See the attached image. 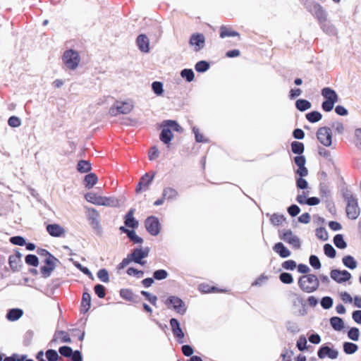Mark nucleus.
<instances>
[{"instance_id": "nucleus-1", "label": "nucleus", "mask_w": 361, "mask_h": 361, "mask_svg": "<svg viewBox=\"0 0 361 361\" xmlns=\"http://www.w3.org/2000/svg\"><path fill=\"white\" fill-rule=\"evenodd\" d=\"M163 126L164 128L159 134V139L166 145H169L173 137L171 129L178 133L183 131V128L175 120H166L163 122Z\"/></svg>"}, {"instance_id": "nucleus-2", "label": "nucleus", "mask_w": 361, "mask_h": 361, "mask_svg": "<svg viewBox=\"0 0 361 361\" xmlns=\"http://www.w3.org/2000/svg\"><path fill=\"white\" fill-rule=\"evenodd\" d=\"M298 286L303 292L311 293L318 289L319 280L318 277L313 274L303 275L299 278Z\"/></svg>"}, {"instance_id": "nucleus-3", "label": "nucleus", "mask_w": 361, "mask_h": 361, "mask_svg": "<svg viewBox=\"0 0 361 361\" xmlns=\"http://www.w3.org/2000/svg\"><path fill=\"white\" fill-rule=\"evenodd\" d=\"M168 309H172L177 314L184 315L187 312V307L185 302L176 295H170L164 301Z\"/></svg>"}, {"instance_id": "nucleus-4", "label": "nucleus", "mask_w": 361, "mask_h": 361, "mask_svg": "<svg viewBox=\"0 0 361 361\" xmlns=\"http://www.w3.org/2000/svg\"><path fill=\"white\" fill-rule=\"evenodd\" d=\"M63 61L70 70H75L79 65L80 57L77 51L72 49L64 51Z\"/></svg>"}, {"instance_id": "nucleus-5", "label": "nucleus", "mask_w": 361, "mask_h": 361, "mask_svg": "<svg viewBox=\"0 0 361 361\" xmlns=\"http://www.w3.org/2000/svg\"><path fill=\"white\" fill-rule=\"evenodd\" d=\"M279 237L281 240L290 245L295 249H300L301 247L300 239L294 235L290 229L279 230Z\"/></svg>"}, {"instance_id": "nucleus-6", "label": "nucleus", "mask_w": 361, "mask_h": 361, "mask_svg": "<svg viewBox=\"0 0 361 361\" xmlns=\"http://www.w3.org/2000/svg\"><path fill=\"white\" fill-rule=\"evenodd\" d=\"M149 252L150 249L149 247H139L135 248L131 253H130V257L132 258L133 262L143 266L146 263V261L143 260V259L148 257Z\"/></svg>"}, {"instance_id": "nucleus-7", "label": "nucleus", "mask_w": 361, "mask_h": 361, "mask_svg": "<svg viewBox=\"0 0 361 361\" xmlns=\"http://www.w3.org/2000/svg\"><path fill=\"white\" fill-rule=\"evenodd\" d=\"M147 231L153 236H157L161 230V224L155 216H149L145 221Z\"/></svg>"}, {"instance_id": "nucleus-8", "label": "nucleus", "mask_w": 361, "mask_h": 361, "mask_svg": "<svg viewBox=\"0 0 361 361\" xmlns=\"http://www.w3.org/2000/svg\"><path fill=\"white\" fill-rule=\"evenodd\" d=\"M87 214V219L90 222V226L96 231V233L97 235H102V228L99 220V212L94 208H88Z\"/></svg>"}, {"instance_id": "nucleus-9", "label": "nucleus", "mask_w": 361, "mask_h": 361, "mask_svg": "<svg viewBox=\"0 0 361 361\" xmlns=\"http://www.w3.org/2000/svg\"><path fill=\"white\" fill-rule=\"evenodd\" d=\"M317 138L325 147H330L332 144V133L330 128L324 126L317 131Z\"/></svg>"}, {"instance_id": "nucleus-10", "label": "nucleus", "mask_w": 361, "mask_h": 361, "mask_svg": "<svg viewBox=\"0 0 361 361\" xmlns=\"http://www.w3.org/2000/svg\"><path fill=\"white\" fill-rule=\"evenodd\" d=\"M45 265L40 267V272L43 278L47 279L49 277L52 271L56 267V263H60V261L54 256L45 258L44 261Z\"/></svg>"}, {"instance_id": "nucleus-11", "label": "nucleus", "mask_w": 361, "mask_h": 361, "mask_svg": "<svg viewBox=\"0 0 361 361\" xmlns=\"http://www.w3.org/2000/svg\"><path fill=\"white\" fill-rule=\"evenodd\" d=\"M331 343H325L322 345L317 350V356L319 359H324L328 357L331 360H335L338 356V351L332 347H330Z\"/></svg>"}, {"instance_id": "nucleus-12", "label": "nucleus", "mask_w": 361, "mask_h": 361, "mask_svg": "<svg viewBox=\"0 0 361 361\" xmlns=\"http://www.w3.org/2000/svg\"><path fill=\"white\" fill-rule=\"evenodd\" d=\"M133 108V104L129 102H116L109 109V114L112 116H116L119 114H129Z\"/></svg>"}, {"instance_id": "nucleus-13", "label": "nucleus", "mask_w": 361, "mask_h": 361, "mask_svg": "<svg viewBox=\"0 0 361 361\" xmlns=\"http://www.w3.org/2000/svg\"><path fill=\"white\" fill-rule=\"evenodd\" d=\"M171 331L173 336L176 338L178 343L182 344L184 341L185 334L182 330L179 321L176 318H171L169 320Z\"/></svg>"}, {"instance_id": "nucleus-14", "label": "nucleus", "mask_w": 361, "mask_h": 361, "mask_svg": "<svg viewBox=\"0 0 361 361\" xmlns=\"http://www.w3.org/2000/svg\"><path fill=\"white\" fill-rule=\"evenodd\" d=\"M331 278L338 283H343L349 281L352 276L347 270L332 269L330 272Z\"/></svg>"}, {"instance_id": "nucleus-15", "label": "nucleus", "mask_w": 361, "mask_h": 361, "mask_svg": "<svg viewBox=\"0 0 361 361\" xmlns=\"http://www.w3.org/2000/svg\"><path fill=\"white\" fill-rule=\"evenodd\" d=\"M345 212L347 216L352 220H355L359 216L360 209L357 199L347 202Z\"/></svg>"}, {"instance_id": "nucleus-16", "label": "nucleus", "mask_w": 361, "mask_h": 361, "mask_svg": "<svg viewBox=\"0 0 361 361\" xmlns=\"http://www.w3.org/2000/svg\"><path fill=\"white\" fill-rule=\"evenodd\" d=\"M189 44L194 46L195 51H199L204 47L205 37L202 33H193L190 37Z\"/></svg>"}, {"instance_id": "nucleus-17", "label": "nucleus", "mask_w": 361, "mask_h": 361, "mask_svg": "<svg viewBox=\"0 0 361 361\" xmlns=\"http://www.w3.org/2000/svg\"><path fill=\"white\" fill-rule=\"evenodd\" d=\"M154 173L152 174H149V173L144 174L136 186L135 192L137 193H140L142 190H147L149 185L152 183L154 178Z\"/></svg>"}, {"instance_id": "nucleus-18", "label": "nucleus", "mask_w": 361, "mask_h": 361, "mask_svg": "<svg viewBox=\"0 0 361 361\" xmlns=\"http://www.w3.org/2000/svg\"><path fill=\"white\" fill-rule=\"evenodd\" d=\"M47 233L52 237L59 238L62 236L66 231L59 224H49L46 226Z\"/></svg>"}, {"instance_id": "nucleus-19", "label": "nucleus", "mask_w": 361, "mask_h": 361, "mask_svg": "<svg viewBox=\"0 0 361 361\" xmlns=\"http://www.w3.org/2000/svg\"><path fill=\"white\" fill-rule=\"evenodd\" d=\"M135 211L133 208L130 209L124 216L125 226L133 229L137 228L139 225L138 221L133 216Z\"/></svg>"}, {"instance_id": "nucleus-20", "label": "nucleus", "mask_w": 361, "mask_h": 361, "mask_svg": "<svg viewBox=\"0 0 361 361\" xmlns=\"http://www.w3.org/2000/svg\"><path fill=\"white\" fill-rule=\"evenodd\" d=\"M312 15L317 18L319 23L327 20V13L324 8L319 4L313 5L312 10L311 11Z\"/></svg>"}, {"instance_id": "nucleus-21", "label": "nucleus", "mask_w": 361, "mask_h": 361, "mask_svg": "<svg viewBox=\"0 0 361 361\" xmlns=\"http://www.w3.org/2000/svg\"><path fill=\"white\" fill-rule=\"evenodd\" d=\"M136 44L142 52L148 53L149 51V40L146 35H139L136 39Z\"/></svg>"}, {"instance_id": "nucleus-22", "label": "nucleus", "mask_w": 361, "mask_h": 361, "mask_svg": "<svg viewBox=\"0 0 361 361\" xmlns=\"http://www.w3.org/2000/svg\"><path fill=\"white\" fill-rule=\"evenodd\" d=\"M321 94L322 97L324 98V99L326 101H331L334 102H337L338 101V94L334 90H333L331 87H324L321 91Z\"/></svg>"}, {"instance_id": "nucleus-23", "label": "nucleus", "mask_w": 361, "mask_h": 361, "mask_svg": "<svg viewBox=\"0 0 361 361\" xmlns=\"http://www.w3.org/2000/svg\"><path fill=\"white\" fill-rule=\"evenodd\" d=\"M272 248L281 258H287L291 255V252L281 242L275 243Z\"/></svg>"}, {"instance_id": "nucleus-24", "label": "nucleus", "mask_w": 361, "mask_h": 361, "mask_svg": "<svg viewBox=\"0 0 361 361\" xmlns=\"http://www.w3.org/2000/svg\"><path fill=\"white\" fill-rule=\"evenodd\" d=\"M23 315V310L20 308H11L7 311L6 317L8 321L15 322Z\"/></svg>"}, {"instance_id": "nucleus-25", "label": "nucleus", "mask_w": 361, "mask_h": 361, "mask_svg": "<svg viewBox=\"0 0 361 361\" xmlns=\"http://www.w3.org/2000/svg\"><path fill=\"white\" fill-rule=\"evenodd\" d=\"M58 336H61V341L62 343H71V338L68 334L65 331H56L54 333L53 338L49 343L50 345H53V344L56 343L58 342Z\"/></svg>"}, {"instance_id": "nucleus-26", "label": "nucleus", "mask_w": 361, "mask_h": 361, "mask_svg": "<svg viewBox=\"0 0 361 361\" xmlns=\"http://www.w3.org/2000/svg\"><path fill=\"white\" fill-rule=\"evenodd\" d=\"M321 29L324 32L330 36H334L336 34V29L334 25L328 20L319 23Z\"/></svg>"}, {"instance_id": "nucleus-27", "label": "nucleus", "mask_w": 361, "mask_h": 361, "mask_svg": "<svg viewBox=\"0 0 361 361\" xmlns=\"http://www.w3.org/2000/svg\"><path fill=\"white\" fill-rule=\"evenodd\" d=\"M329 323L332 329L336 331H341L345 327L343 319L339 317L334 316L331 317Z\"/></svg>"}, {"instance_id": "nucleus-28", "label": "nucleus", "mask_w": 361, "mask_h": 361, "mask_svg": "<svg viewBox=\"0 0 361 361\" xmlns=\"http://www.w3.org/2000/svg\"><path fill=\"white\" fill-rule=\"evenodd\" d=\"M91 307V295L87 292H84L81 300V312L86 313Z\"/></svg>"}, {"instance_id": "nucleus-29", "label": "nucleus", "mask_w": 361, "mask_h": 361, "mask_svg": "<svg viewBox=\"0 0 361 361\" xmlns=\"http://www.w3.org/2000/svg\"><path fill=\"white\" fill-rule=\"evenodd\" d=\"M98 178L94 173H87L84 178L85 187L87 189L93 188V186L97 183Z\"/></svg>"}, {"instance_id": "nucleus-30", "label": "nucleus", "mask_w": 361, "mask_h": 361, "mask_svg": "<svg viewBox=\"0 0 361 361\" xmlns=\"http://www.w3.org/2000/svg\"><path fill=\"white\" fill-rule=\"evenodd\" d=\"M162 195L163 199H166L167 200H173L178 197V192L176 189L171 187H166L164 188Z\"/></svg>"}, {"instance_id": "nucleus-31", "label": "nucleus", "mask_w": 361, "mask_h": 361, "mask_svg": "<svg viewBox=\"0 0 361 361\" xmlns=\"http://www.w3.org/2000/svg\"><path fill=\"white\" fill-rule=\"evenodd\" d=\"M85 200L94 204L102 206V202L103 200L102 196H99L94 192H87L85 195Z\"/></svg>"}, {"instance_id": "nucleus-32", "label": "nucleus", "mask_w": 361, "mask_h": 361, "mask_svg": "<svg viewBox=\"0 0 361 361\" xmlns=\"http://www.w3.org/2000/svg\"><path fill=\"white\" fill-rule=\"evenodd\" d=\"M342 262L345 267L350 269H355L357 267V261L351 255L344 256L342 259Z\"/></svg>"}, {"instance_id": "nucleus-33", "label": "nucleus", "mask_w": 361, "mask_h": 361, "mask_svg": "<svg viewBox=\"0 0 361 361\" xmlns=\"http://www.w3.org/2000/svg\"><path fill=\"white\" fill-rule=\"evenodd\" d=\"M92 169V165L90 161L87 160H80L77 164V170L80 173H88Z\"/></svg>"}, {"instance_id": "nucleus-34", "label": "nucleus", "mask_w": 361, "mask_h": 361, "mask_svg": "<svg viewBox=\"0 0 361 361\" xmlns=\"http://www.w3.org/2000/svg\"><path fill=\"white\" fill-rule=\"evenodd\" d=\"M311 102L305 99H298L295 102V107L300 111H305L311 108Z\"/></svg>"}, {"instance_id": "nucleus-35", "label": "nucleus", "mask_w": 361, "mask_h": 361, "mask_svg": "<svg viewBox=\"0 0 361 361\" xmlns=\"http://www.w3.org/2000/svg\"><path fill=\"white\" fill-rule=\"evenodd\" d=\"M305 118L309 122L314 123L322 118V114L318 111H312L306 114Z\"/></svg>"}, {"instance_id": "nucleus-36", "label": "nucleus", "mask_w": 361, "mask_h": 361, "mask_svg": "<svg viewBox=\"0 0 361 361\" xmlns=\"http://www.w3.org/2000/svg\"><path fill=\"white\" fill-rule=\"evenodd\" d=\"M291 151L293 154L301 155L305 151V145L302 142L293 141L290 144Z\"/></svg>"}, {"instance_id": "nucleus-37", "label": "nucleus", "mask_w": 361, "mask_h": 361, "mask_svg": "<svg viewBox=\"0 0 361 361\" xmlns=\"http://www.w3.org/2000/svg\"><path fill=\"white\" fill-rule=\"evenodd\" d=\"M343 349L345 354L352 355L358 350V345L352 342H344Z\"/></svg>"}, {"instance_id": "nucleus-38", "label": "nucleus", "mask_w": 361, "mask_h": 361, "mask_svg": "<svg viewBox=\"0 0 361 361\" xmlns=\"http://www.w3.org/2000/svg\"><path fill=\"white\" fill-rule=\"evenodd\" d=\"M333 242L336 247L338 249H345L347 247V243L344 240L342 234H336L333 239Z\"/></svg>"}, {"instance_id": "nucleus-39", "label": "nucleus", "mask_w": 361, "mask_h": 361, "mask_svg": "<svg viewBox=\"0 0 361 361\" xmlns=\"http://www.w3.org/2000/svg\"><path fill=\"white\" fill-rule=\"evenodd\" d=\"M8 264L11 267V269L13 272L18 271L22 266V260L14 258L10 255L8 257Z\"/></svg>"}, {"instance_id": "nucleus-40", "label": "nucleus", "mask_w": 361, "mask_h": 361, "mask_svg": "<svg viewBox=\"0 0 361 361\" xmlns=\"http://www.w3.org/2000/svg\"><path fill=\"white\" fill-rule=\"evenodd\" d=\"M180 76L187 82H190L195 78V73L191 68H184L180 71Z\"/></svg>"}, {"instance_id": "nucleus-41", "label": "nucleus", "mask_w": 361, "mask_h": 361, "mask_svg": "<svg viewBox=\"0 0 361 361\" xmlns=\"http://www.w3.org/2000/svg\"><path fill=\"white\" fill-rule=\"evenodd\" d=\"M210 64L207 61H200L196 63L195 69L198 73H204L209 69Z\"/></svg>"}, {"instance_id": "nucleus-42", "label": "nucleus", "mask_w": 361, "mask_h": 361, "mask_svg": "<svg viewBox=\"0 0 361 361\" xmlns=\"http://www.w3.org/2000/svg\"><path fill=\"white\" fill-rule=\"evenodd\" d=\"M120 296L129 302H132L134 300L135 295L133 292L128 288H123L120 290Z\"/></svg>"}, {"instance_id": "nucleus-43", "label": "nucleus", "mask_w": 361, "mask_h": 361, "mask_svg": "<svg viewBox=\"0 0 361 361\" xmlns=\"http://www.w3.org/2000/svg\"><path fill=\"white\" fill-rule=\"evenodd\" d=\"M235 36L239 37L240 34L238 32H236V31H233V30H231L228 29L225 26H221V28H220V37L221 38H225V37H235Z\"/></svg>"}, {"instance_id": "nucleus-44", "label": "nucleus", "mask_w": 361, "mask_h": 361, "mask_svg": "<svg viewBox=\"0 0 361 361\" xmlns=\"http://www.w3.org/2000/svg\"><path fill=\"white\" fill-rule=\"evenodd\" d=\"M102 206L117 207L118 200L114 197H103Z\"/></svg>"}, {"instance_id": "nucleus-45", "label": "nucleus", "mask_w": 361, "mask_h": 361, "mask_svg": "<svg viewBox=\"0 0 361 361\" xmlns=\"http://www.w3.org/2000/svg\"><path fill=\"white\" fill-rule=\"evenodd\" d=\"M286 220L283 214L274 213L271 216L270 221L274 226H279Z\"/></svg>"}, {"instance_id": "nucleus-46", "label": "nucleus", "mask_w": 361, "mask_h": 361, "mask_svg": "<svg viewBox=\"0 0 361 361\" xmlns=\"http://www.w3.org/2000/svg\"><path fill=\"white\" fill-rule=\"evenodd\" d=\"M25 263L29 266L37 267L39 265V259L37 255L29 254L25 257Z\"/></svg>"}, {"instance_id": "nucleus-47", "label": "nucleus", "mask_w": 361, "mask_h": 361, "mask_svg": "<svg viewBox=\"0 0 361 361\" xmlns=\"http://www.w3.org/2000/svg\"><path fill=\"white\" fill-rule=\"evenodd\" d=\"M169 276V273L165 269H157L153 272V278L157 281L166 279Z\"/></svg>"}, {"instance_id": "nucleus-48", "label": "nucleus", "mask_w": 361, "mask_h": 361, "mask_svg": "<svg viewBox=\"0 0 361 361\" xmlns=\"http://www.w3.org/2000/svg\"><path fill=\"white\" fill-rule=\"evenodd\" d=\"M349 339L353 341H357L360 337V330L357 327H351L347 333Z\"/></svg>"}, {"instance_id": "nucleus-49", "label": "nucleus", "mask_w": 361, "mask_h": 361, "mask_svg": "<svg viewBox=\"0 0 361 361\" xmlns=\"http://www.w3.org/2000/svg\"><path fill=\"white\" fill-rule=\"evenodd\" d=\"M285 326L287 331L292 334H296L300 331L298 324L293 321H287L285 324Z\"/></svg>"}, {"instance_id": "nucleus-50", "label": "nucleus", "mask_w": 361, "mask_h": 361, "mask_svg": "<svg viewBox=\"0 0 361 361\" xmlns=\"http://www.w3.org/2000/svg\"><path fill=\"white\" fill-rule=\"evenodd\" d=\"M152 89L156 95L160 96L164 92L163 83L159 81H154L152 83Z\"/></svg>"}, {"instance_id": "nucleus-51", "label": "nucleus", "mask_w": 361, "mask_h": 361, "mask_svg": "<svg viewBox=\"0 0 361 361\" xmlns=\"http://www.w3.org/2000/svg\"><path fill=\"white\" fill-rule=\"evenodd\" d=\"M324 252L329 258H334L336 255L335 248L329 243H326L324 245Z\"/></svg>"}, {"instance_id": "nucleus-52", "label": "nucleus", "mask_w": 361, "mask_h": 361, "mask_svg": "<svg viewBox=\"0 0 361 361\" xmlns=\"http://www.w3.org/2000/svg\"><path fill=\"white\" fill-rule=\"evenodd\" d=\"M307 343L306 337L304 335H301L296 342V347L300 351L303 352L307 349Z\"/></svg>"}, {"instance_id": "nucleus-53", "label": "nucleus", "mask_w": 361, "mask_h": 361, "mask_svg": "<svg viewBox=\"0 0 361 361\" xmlns=\"http://www.w3.org/2000/svg\"><path fill=\"white\" fill-rule=\"evenodd\" d=\"M333 303V299L330 296H324L320 300L321 306L324 310L330 309L332 307Z\"/></svg>"}, {"instance_id": "nucleus-54", "label": "nucleus", "mask_w": 361, "mask_h": 361, "mask_svg": "<svg viewBox=\"0 0 361 361\" xmlns=\"http://www.w3.org/2000/svg\"><path fill=\"white\" fill-rule=\"evenodd\" d=\"M94 291L99 298L102 299L104 298L106 296V288L102 284H96L94 286Z\"/></svg>"}, {"instance_id": "nucleus-55", "label": "nucleus", "mask_w": 361, "mask_h": 361, "mask_svg": "<svg viewBox=\"0 0 361 361\" xmlns=\"http://www.w3.org/2000/svg\"><path fill=\"white\" fill-rule=\"evenodd\" d=\"M97 276L98 277V279L104 282V283H107L109 281V272L108 271L103 268V269H100L97 273Z\"/></svg>"}, {"instance_id": "nucleus-56", "label": "nucleus", "mask_w": 361, "mask_h": 361, "mask_svg": "<svg viewBox=\"0 0 361 361\" xmlns=\"http://www.w3.org/2000/svg\"><path fill=\"white\" fill-rule=\"evenodd\" d=\"M59 352L62 356L70 358L73 355V350L70 346L63 345L59 348Z\"/></svg>"}, {"instance_id": "nucleus-57", "label": "nucleus", "mask_w": 361, "mask_h": 361, "mask_svg": "<svg viewBox=\"0 0 361 361\" xmlns=\"http://www.w3.org/2000/svg\"><path fill=\"white\" fill-rule=\"evenodd\" d=\"M127 237L134 244H141L143 243V239L136 234L134 229H131L130 232L128 233Z\"/></svg>"}, {"instance_id": "nucleus-58", "label": "nucleus", "mask_w": 361, "mask_h": 361, "mask_svg": "<svg viewBox=\"0 0 361 361\" xmlns=\"http://www.w3.org/2000/svg\"><path fill=\"white\" fill-rule=\"evenodd\" d=\"M192 132L195 134V138L197 142H209V140L204 137L203 135L200 133V130L197 127L194 126L192 128Z\"/></svg>"}, {"instance_id": "nucleus-59", "label": "nucleus", "mask_w": 361, "mask_h": 361, "mask_svg": "<svg viewBox=\"0 0 361 361\" xmlns=\"http://www.w3.org/2000/svg\"><path fill=\"white\" fill-rule=\"evenodd\" d=\"M316 236L323 241H326L329 238L328 233L324 227H319L316 229Z\"/></svg>"}, {"instance_id": "nucleus-60", "label": "nucleus", "mask_w": 361, "mask_h": 361, "mask_svg": "<svg viewBox=\"0 0 361 361\" xmlns=\"http://www.w3.org/2000/svg\"><path fill=\"white\" fill-rule=\"evenodd\" d=\"M280 281L285 284H290L293 282V278L291 274L282 272L279 275Z\"/></svg>"}, {"instance_id": "nucleus-61", "label": "nucleus", "mask_w": 361, "mask_h": 361, "mask_svg": "<svg viewBox=\"0 0 361 361\" xmlns=\"http://www.w3.org/2000/svg\"><path fill=\"white\" fill-rule=\"evenodd\" d=\"M309 263L315 269H319L322 267L319 257L315 255H311L310 256Z\"/></svg>"}, {"instance_id": "nucleus-62", "label": "nucleus", "mask_w": 361, "mask_h": 361, "mask_svg": "<svg viewBox=\"0 0 361 361\" xmlns=\"http://www.w3.org/2000/svg\"><path fill=\"white\" fill-rule=\"evenodd\" d=\"M73 264H74L75 267L76 268H78L80 271H82L84 274L87 275L91 279H92V280L94 279V276H93L92 272L87 267H83L78 262H74Z\"/></svg>"}, {"instance_id": "nucleus-63", "label": "nucleus", "mask_w": 361, "mask_h": 361, "mask_svg": "<svg viewBox=\"0 0 361 361\" xmlns=\"http://www.w3.org/2000/svg\"><path fill=\"white\" fill-rule=\"evenodd\" d=\"M141 295L142 296H144L146 300H147L152 305H154L156 306L157 305V297L154 295H152L150 293L147 292V291H145V290H142L140 292Z\"/></svg>"}, {"instance_id": "nucleus-64", "label": "nucleus", "mask_w": 361, "mask_h": 361, "mask_svg": "<svg viewBox=\"0 0 361 361\" xmlns=\"http://www.w3.org/2000/svg\"><path fill=\"white\" fill-rule=\"evenodd\" d=\"M46 357L48 361H57L59 357L57 351L54 349L47 350Z\"/></svg>"}]
</instances>
